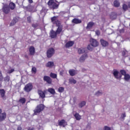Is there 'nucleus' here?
<instances>
[{
	"instance_id": "nucleus-52",
	"label": "nucleus",
	"mask_w": 130,
	"mask_h": 130,
	"mask_svg": "<svg viewBox=\"0 0 130 130\" xmlns=\"http://www.w3.org/2000/svg\"><path fill=\"white\" fill-rule=\"evenodd\" d=\"M32 26L34 27V28H36L37 26L35 24H32Z\"/></svg>"
},
{
	"instance_id": "nucleus-18",
	"label": "nucleus",
	"mask_w": 130,
	"mask_h": 130,
	"mask_svg": "<svg viewBox=\"0 0 130 130\" xmlns=\"http://www.w3.org/2000/svg\"><path fill=\"white\" fill-rule=\"evenodd\" d=\"M68 123L64 120H61L59 122V125H62V126H66Z\"/></svg>"
},
{
	"instance_id": "nucleus-57",
	"label": "nucleus",
	"mask_w": 130,
	"mask_h": 130,
	"mask_svg": "<svg viewBox=\"0 0 130 130\" xmlns=\"http://www.w3.org/2000/svg\"><path fill=\"white\" fill-rule=\"evenodd\" d=\"M34 128H28V130H33Z\"/></svg>"
},
{
	"instance_id": "nucleus-20",
	"label": "nucleus",
	"mask_w": 130,
	"mask_h": 130,
	"mask_svg": "<svg viewBox=\"0 0 130 130\" xmlns=\"http://www.w3.org/2000/svg\"><path fill=\"white\" fill-rule=\"evenodd\" d=\"M29 53L31 55H33L35 53V48L34 47H30L29 48Z\"/></svg>"
},
{
	"instance_id": "nucleus-9",
	"label": "nucleus",
	"mask_w": 130,
	"mask_h": 130,
	"mask_svg": "<svg viewBox=\"0 0 130 130\" xmlns=\"http://www.w3.org/2000/svg\"><path fill=\"white\" fill-rule=\"evenodd\" d=\"M32 84L31 83L27 84L24 87V90L25 92H30L32 90Z\"/></svg>"
},
{
	"instance_id": "nucleus-31",
	"label": "nucleus",
	"mask_w": 130,
	"mask_h": 130,
	"mask_svg": "<svg viewBox=\"0 0 130 130\" xmlns=\"http://www.w3.org/2000/svg\"><path fill=\"white\" fill-rule=\"evenodd\" d=\"M103 94V92H102V90H99L95 93V95L96 96H101Z\"/></svg>"
},
{
	"instance_id": "nucleus-60",
	"label": "nucleus",
	"mask_w": 130,
	"mask_h": 130,
	"mask_svg": "<svg viewBox=\"0 0 130 130\" xmlns=\"http://www.w3.org/2000/svg\"><path fill=\"white\" fill-rule=\"evenodd\" d=\"M48 84H51V82H48Z\"/></svg>"
},
{
	"instance_id": "nucleus-48",
	"label": "nucleus",
	"mask_w": 130,
	"mask_h": 130,
	"mask_svg": "<svg viewBox=\"0 0 130 130\" xmlns=\"http://www.w3.org/2000/svg\"><path fill=\"white\" fill-rule=\"evenodd\" d=\"M16 22H15L14 21L12 20V22L10 23V26H14L15 24H16Z\"/></svg>"
},
{
	"instance_id": "nucleus-45",
	"label": "nucleus",
	"mask_w": 130,
	"mask_h": 130,
	"mask_svg": "<svg viewBox=\"0 0 130 130\" xmlns=\"http://www.w3.org/2000/svg\"><path fill=\"white\" fill-rule=\"evenodd\" d=\"M15 23H17V22H18V21H19V19H18V18L17 17H15L13 18V20Z\"/></svg>"
},
{
	"instance_id": "nucleus-61",
	"label": "nucleus",
	"mask_w": 130,
	"mask_h": 130,
	"mask_svg": "<svg viewBox=\"0 0 130 130\" xmlns=\"http://www.w3.org/2000/svg\"><path fill=\"white\" fill-rule=\"evenodd\" d=\"M76 82H74V84H75Z\"/></svg>"
},
{
	"instance_id": "nucleus-36",
	"label": "nucleus",
	"mask_w": 130,
	"mask_h": 130,
	"mask_svg": "<svg viewBox=\"0 0 130 130\" xmlns=\"http://www.w3.org/2000/svg\"><path fill=\"white\" fill-rule=\"evenodd\" d=\"M128 7H127V5H126V4H123V6H122V9L123 10V11H126V10H127Z\"/></svg>"
},
{
	"instance_id": "nucleus-50",
	"label": "nucleus",
	"mask_w": 130,
	"mask_h": 130,
	"mask_svg": "<svg viewBox=\"0 0 130 130\" xmlns=\"http://www.w3.org/2000/svg\"><path fill=\"white\" fill-rule=\"evenodd\" d=\"M95 34H96V35H100V31H99V30H96V31H95Z\"/></svg>"
},
{
	"instance_id": "nucleus-28",
	"label": "nucleus",
	"mask_w": 130,
	"mask_h": 130,
	"mask_svg": "<svg viewBox=\"0 0 130 130\" xmlns=\"http://www.w3.org/2000/svg\"><path fill=\"white\" fill-rule=\"evenodd\" d=\"M85 105H86V102L83 101L79 104V107H80V108H82V107H83V106H85Z\"/></svg>"
},
{
	"instance_id": "nucleus-16",
	"label": "nucleus",
	"mask_w": 130,
	"mask_h": 130,
	"mask_svg": "<svg viewBox=\"0 0 130 130\" xmlns=\"http://www.w3.org/2000/svg\"><path fill=\"white\" fill-rule=\"evenodd\" d=\"M101 43L102 46H104V47H106V46H108V42L104 41V40H101Z\"/></svg>"
},
{
	"instance_id": "nucleus-22",
	"label": "nucleus",
	"mask_w": 130,
	"mask_h": 130,
	"mask_svg": "<svg viewBox=\"0 0 130 130\" xmlns=\"http://www.w3.org/2000/svg\"><path fill=\"white\" fill-rule=\"evenodd\" d=\"M73 23L75 24H80L82 23V21L80 19H78L77 18H75L72 20Z\"/></svg>"
},
{
	"instance_id": "nucleus-46",
	"label": "nucleus",
	"mask_w": 130,
	"mask_h": 130,
	"mask_svg": "<svg viewBox=\"0 0 130 130\" xmlns=\"http://www.w3.org/2000/svg\"><path fill=\"white\" fill-rule=\"evenodd\" d=\"M27 20L28 23H31V17L30 16L28 17L27 18Z\"/></svg>"
},
{
	"instance_id": "nucleus-7",
	"label": "nucleus",
	"mask_w": 130,
	"mask_h": 130,
	"mask_svg": "<svg viewBox=\"0 0 130 130\" xmlns=\"http://www.w3.org/2000/svg\"><path fill=\"white\" fill-rule=\"evenodd\" d=\"M46 93H47V90H46L44 91L41 90H38V94L41 98H45V94H46Z\"/></svg>"
},
{
	"instance_id": "nucleus-53",
	"label": "nucleus",
	"mask_w": 130,
	"mask_h": 130,
	"mask_svg": "<svg viewBox=\"0 0 130 130\" xmlns=\"http://www.w3.org/2000/svg\"><path fill=\"white\" fill-rule=\"evenodd\" d=\"M17 130H22V127L21 126H18L17 128Z\"/></svg>"
},
{
	"instance_id": "nucleus-37",
	"label": "nucleus",
	"mask_w": 130,
	"mask_h": 130,
	"mask_svg": "<svg viewBox=\"0 0 130 130\" xmlns=\"http://www.w3.org/2000/svg\"><path fill=\"white\" fill-rule=\"evenodd\" d=\"M122 55H123V56H127V51L126 50H124L122 52Z\"/></svg>"
},
{
	"instance_id": "nucleus-12",
	"label": "nucleus",
	"mask_w": 130,
	"mask_h": 130,
	"mask_svg": "<svg viewBox=\"0 0 130 130\" xmlns=\"http://www.w3.org/2000/svg\"><path fill=\"white\" fill-rule=\"evenodd\" d=\"M86 58H88V54L87 53H85L80 57V61L83 62V61H84L85 59Z\"/></svg>"
},
{
	"instance_id": "nucleus-47",
	"label": "nucleus",
	"mask_w": 130,
	"mask_h": 130,
	"mask_svg": "<svg viewBox=\"0 0 130 130\" xmlns=\"http://www.w3.org/2000/svg\"><path fill=\"white\" fill-rule=\"evenodd\" d=\"M16 22H15L14 21L12 20V22L10 23V26H14L15 24H16Z\"/></svg>"
},
{
	"instance_id": "nucleus-32",
	"label": "nucleus",
	"mask_w": 130,
	"mask_h": 130,
	"mask_svg": "<svg viewBox=\"0 0 130 130\" xmlns=\"http://www.w3.org/2000/svg\"><path fill=\"white\" fill-rule=\"evenodd\" d=\"M50 76L51 78H53V79L56 78V77H57V75L56 74L54 73H50Z\"/></svg>"
},
{
	"instance_id": "nucleus-44",
	"label": "nucleus",
	"mask_w": 130,
	"mask_h": 130,
	"mask_svg": "<svg viewBox=\"0 0 130 130\" xmlns=\"http://www.w3.org/2000/svg\"><path fill=\"white\" fill-rule=\"evenodd\" d=\"M3 79H4V77H3L2 72L0 71V81H3Z\"/></svg>"
},
{
	"instance_id": "nucleus-26",
	"label": "nucleus",
	"mask_w": 130,
	"mask_h": 130,
	"mask_svg": "<svg viewBox=\"0 0 130 130\" xmlns=\"http://www.w3.org/2000/svg\"><path fill=\"white\" fill-rule=\"evenodd\" d=\"M16 7V5H15L13 3L11 2L9 4V8L11 10H14L15 8Z\"/></svg>"
},
{
	"instance_id": "nucleus-40",
	"label": "nucleus",
	"mask_w": 130,
	"mask_h": 130,
	"mask_svg": "<svg viewBox=\"0 0 130 130\" xmlns=\"http://www.w3.org/2000/svg\"><path fill=\"white\" fill-rule=\"evenodd\" d=\"M13 72H15V69H12L10 70H9L7 72L8 74H12Z\"/></svg>"
},
{
	"instance_id": "nucleus-56",
	"label": "nucleus",
	"mask_w": 130,
	"mask_h": 130,
	"mask_svg": "<svg viewBox=\"0 0 130 130\" xmlns=\"http://www.w3.org/2000/svg\"><path fill=\"white\" fill-rule=\"evenodd\" d=\"M128 8H129V9H130V2H128Z\"/></svg>"
},
{
	"instance_id": "nucleus-17",
	"label": "nucleus",
	"mask_w": 130,
	"mask_h": 130,
	"mask_svg": "<svg viewBox=\"0 0 130 130\" xmlns=\"http://www.w3.org/2000/svg\"><path fill=\"white\" fill-rule=\"evenodd\" d=\"M117 17V16L116 15V14L114 12H112V13H111L110 15V17L111 19V20H115Z\"/></svg>"
},
{
	"instance_id": "nucleus-39",
	"label": "nucleus",
	"mask_w": 130,
	"mask_h": 130,
	"mask_svg": "<svg viewBox=\"0 0 130 130\" xmlns=\"http://www.w3.org/2000/svg\"><path fill=\"white\" fill-rule=\"evenodd\" d=\"M103 130H111V128L109 127L108 126H105Z\"/></svg>"
},
{
	"instance_id": "nucleus-3",
	"label": "nucleus",
	"mask_w": 130,
	"mask_h": 130,
	"mask_svg": "<svg viewBox=\"0 0 130 130\" xmlns=\"http://www.w3.org/2000/svg\"><path fill=\"white\" fill-rule=\"evenodd\" d=\"M48 5L50 8H51V9H53V10H54V9H57V8H58V5L56 3H54V1L53 0L49 1L48 2Z\"/></svg>"
},
{
	"instance_id": "nucleus-21",
	"label": "nucleus",
	"mask_w": 130,
	"mask_h": 130,
	"mask_svg": "<svg viewBox=\"0 0 130 130\" xmlns=\"http://www.w3.org/2000/svg\"><path fill=\"white\" fill-rule=\"evenodd\" d=\"M74 117H75L76 120H81V119L82 118V116L78 113H76L74 115Z\"/></svg>"
},
{
	"instance_id": "nucleus-55",
	"label": "nucleus",
	"mask_w": 130,
	"mask_h": 130,
	"mask_svg": "<svg viewBox=\"0 0 130 130\" xmlns=\"http://www.w3.org/2000/svg\"><path fill=\"white\" fill-rule=\"evenodd\" d=\"M122 32H123V29L120 30V33H122Z\"/></svg>"
},
{
	"instance_id": "nucleus-51",
	"label": "nucleus",
	"mask_w": 130,
	"mask_h": 130,
	"mask_svg": "<svg viewBox=\"0 0 130 130\" xmlns=\"http://www.w3.org/2000/svg\"><path fill=\"white\" fill-rule=\"evenodd\" d=\"M69 81H70V82H76V81H75V79H74V78H71V79L69 80Z\"/></svg>"
},
{
	"instance_id": "nucleus-34",
	"label": "nucleus",
	"mask_w": 130,
	"mask_h": 130,
	"mask_svg": "<svg viewBox=\"0 0 130 130\" xmlns=\"http://www.w3.org/2000/svg\"><path fill=\"white\" fill-rule=\"evenodd\" d=\"M120 73L122 76H125V75L126 74V72H125V70H120Z\"/></svg>"
},
{
	"instance_id": "nucleus-33",
	"label": "nucleus",
	"mask_w": 130,
	"mask_h": 130,
	"mask_svg": "<svg viewBox=\"0 0 130 130\" xmlns=\"http://www.w3.org/2000/svg\"><path fill=\"white\" fill-rule=\"evenodd\" d=\"M19 102L22 104H24V103L26 102V99L24 98H22L19 100Z\"/></svg>"
},
{
	"instance_id": "nucleus-35",
	"label": "nucleus",
	"mask_w": 130,
	"mask_h": 130,
	"mask_svg": "<svg viewBox=\"0 0 130 130\" xmlns=\"http://www.w3.org/2000/svg\"><path fill=\"white\" fill-rule=\"evenodd\" d=\"M63 91H64V88H63V87H60L58 89V91L59 93H62V92H63Z\"/></svg>"
},
{
	"instance_id": "nucleus-42",
	"label": "nucleus",
	"mask_w": 130,
	"mask_h": 130,
	"mask_svg": "<svg viewBox=\"0 0 130 130\" xmlns=\"http://www.w3.org/2000/svg\"><path fill=\"white\" fill-rule=\"evenodd\" d=\"M87 129H91V124L88 123L86 126Z\"/></svg>"
},
{
	"instance_id": "nucleus-49",
	"label": "nucleus",
	"mask_w": 130,
	"mask_h": 130,
	"mask_svg": "<svg viewBox=\"0 0 130 130\" xmlns=\"http://www.w3.org/2000/svg\"><path fill=\"white\" fill-rule=\"evenodd\" d=\"M125 116H126L125 113H123L121 114V117L124 119L125 117Z\"/></svg>"
},
{
	"instance_id": "nucleus-41",
	"label": "nucleus",
	"mask_w": 130,
	"mask_h": 130,
	"mask_svg": "<svg viewBox=\"0 0 130 130\" xmlns=\"http://www.w3.org/2000/svg\"><path fill=\"white\" fill-rule=\"evenodd\" d=\"M4 81L6 82H9L10 81V76H7L4 78Z\"/></svg>"
},
{
	"instance_id": "nucleus-13",
	"label": "nucleus",
	"mask_w": 130,
	"mask_h": 130,
	"mask_svg": "<svg viewBox=\"0 0 130 130\" xmlns=\"http://www.w3.org/2000/svg\"><path fill=\"white\" fill-rule=\"evenodd\" d=\"M3 12L5 13V14H8L9 12H10V8L8 6V5H5L3 7Z\"/></svg>"
},
{
	"instance_id": "nucleus-10",
	"label": "nucleus",
	"mask_w": 130,
	"mask_h": 130,
	"mask_svg": "<svg viewBox=\"0 0 130 130\" xmlns=\"http://www.w3.org/2000/svg\"><path fill=\"white\" fill-rule=\"evenodd\" d=\"M2 109H0V122L1 121H3V120H5L6 117H7V115L6 113H2Z\"/></svg>"
},
{
	"instance_id": "nucleus-27",
	"label": "nucleus",
	"mask_w": 130,
	"mask_h": 130,
	"mask_svg": "<svg viewBox=\"0 0 130 130\" xmlns=\"http://www.w3.org/2000/svg\"><path fill=\"white\" fill-rule=\"evenodd\" d=\"M48 91L51 94H55V90L53 88H48Z\"/></svg>"
},
{
	"instance_id": "nucleus-29",
	"label": "nucleus",
	"mask_w": 130,
	"mask_h": 130,
	"mask_svg": "<svg viewBox=\"0 0 130 130\" xmlns=\"http://www.w3.org/2000/svg\"><path fill=\"white\" fill-rule=\"evenodd\" d=\"M124 76V80L125 81H129V78H130V76H129V75L128 74H126Z\"/></svg>"
},
{
	"instance_id": "nucleus-1",
	"label": "nucleus",
	"mask_w": 130,
	"mask_h": 130,
	"mask_svg": "<svg viewBox=\"0 0 130 130\" xmlns=\"http://www.w3.org/2000/svg\"><path fill=\"white\" fill-rule=\"evenodd\" d=\"M62 31V26H59L57 28L56 32H55L53 30H51L50 33V36L51 38H56V35H57V34H59Z\"/></svg>"
},
{
	"instance_id": "nucleus-6",
	"label": "nucleus",
	"mask_w": 130,
	"mask_h": 130,
	"mask_svg": "<svg viewBox=\"0 0 130 130\" xmlns=\"http://www.w3.org/2000/svg\"><path fill=\"white\" fill-rule=\"evenodd\" d=\"M113 75L114 77L117 80H120L121 79V74L119 73L117 70H114L113 72Z\"/></svg>"
},
{
	"instance_id": "nucleus-11",
	"label": "nucleus",
	"mask_w": 130,
	"mask_h": 130,
	"mask_svg": "<svg viewBox=\"0 0 130 130\" xmlns=\"http://www.w3.org/2000/svg\"><path fill=\"white\" fill-rule=\"evenodd\" d=\"M5 94H6V91H5V89H0L1 97V98H2V99H4V100H6Z\"/></svg>"
},
{
	"instance_id": "nucleus-15",
	"label": "nucleus",
	"mask_w": 130,
	"mask_h": 130,
	"mask_svg": "<svg viewBox=\"0 0 130 130\" xmlns=\"http://www.w3.org/2000/svg\"><path fill=\"white\" fill-rule=\"evenodd\" d=\"M86 48H80L78 49V52L79 54H82L83 53H84V52H86Z\"/></svg>"
},
{
	"instance_id": "nucleus-30",
	"label": "nucleus",
	"mask_w": 130,
	"mask_h": 130,
	"mask_svg": "<svg viewBox=\"0 0 130 130\" xmlns=\"http://www.w3.org/2000/svg\"><path fill=\"white\" fill-rule=\"evenodd\" d=\"M44 80L46 82H50V77L49 76H44Z\"/></svg>"
},
{
	"instance_id": "nucleus-23",
	"label": "nucleus",
	"mask_w": 130,
	"mask_h": 130,
	"mask_svg": "<svg viewBox=\"0 0 130 130\" xmlns=\"http://www.w3.org/2000/svg\"><path fill=\"white\" fill-rule=\"evenodd\" d=\"M94 22H90L88 23L87 26L86 27L87 29H91L93 26H94Z\"/></svg>"
},
{
	"instance_id": "nucleus-25",
	"label": "nucleus",
	"mask_w": 130,
	"mask_h": 130,
	"mask_svg": "<svg viewBox=\"0 0 130 130\" xmlns=\"http://www.w3.org/2000/svg\"><path fill=\"white\" fill-rule=\"evenodd\" d=\"M114 6L116 8H118V7H119V6H120V4L119 3V2L116 0L114 2Z\"/></svg>"
},
{
	"instance_id": "nucleus-59",
	"label": "nucleus",
	"mask_w": 130,
	"mask_h": 130,
	"mask_svg": "<svg viewBox=\"0 0 130 130\" xmlns=\"http://www.w3.org/2000/svg\"><path fill=\"white\" fill-rule=\"evenodd\" d=\"M0 88H2V82H0Z\"/></svg>"
},
{
	"instance_id": "nucleus-2",
	"label": "nucleus",
	"mask_w": 130,
	"mask_h": 130,
	"mask_svg": "<svg viewBox=\"0 0 130 130\" xmlns=\"http://www.w3.org/2000/svg\"><path fill=\"white\" fill-rule=\"evenodd\" d=\"M44 109V105L43 104L38 105L34 111V115H37V114H39V113H40V112H41Z\"/></svg>"
},
{
	"instance_id": "nucleus-43",
	"label": "nucleus",
	"mask_w": 130,
	"mask_h": 130,
	"mask_svg": "<svg viewBox=\"0 0 130 130\" xmlns=\"http://www.w3.org/2000/svg\"><path fill=\"white\" fill-rule=\"evenodd\" d=\"M92 45H88L87 46V49H88V50H92V48L91 47Z\"/></svg>"
},
{
	"instance_id": "nucleus-24",
	"label": "nucleus",
	"mask_w": 130,
	"mask_h": 130,
	"mask_svg": "<svg viewBox=\"0 0 130 130\" xmlns=\"http://www.w3.org/2000/svg\"><path fill=\"white\" fill-rule=\"evenodd\" d=\"M53 66H54V63L52 61H49L46 64V67L48 68H52Z\"/></svg>"
},
{
	"instance_id": "nucleus-4",
	"label": "nucleus",
	"mask_w": 130,
	"mask_h": 130,
	"mask_svg": "<svg viewBox=\"0 0 130 130\" xmlns=\"http://www.w3.org/2000/svg\"><path fill=\"white\" fill-rule=\"evenodd\" d=\"M51 20L53 24H55V25H56L58 28L59 26H62L60 25V22L58 21L57 17L54 16L53 17L51 18Z\"/></svg>"
},
{
	"instance_id": "nucleus-14",
	"label": "nucleus",
	"mask_w": 130,
	"mask_h": 130,
	"mask_svg": "<svg viewBox=\"0 0 130 130\" xmlns=\"http://www.w3.org/2000/svg\"><path fill=\"white\" fill-rule=\"evenodd\" d=\"M69 73L70 75V76H76L77 75V71L74 70V69H71L69 71Z\"/></svg>"
},
{
	"instance_id": "nucleus-54",
	"label": "nucleus",
	"mask_w": 130,
	"mask_h": 130,
	"mask_svg": "<svg viewBox=\"0 0 130 130\" xmlns=\"http://www.w3.org/2000/svg\"><path fill=\"white\" fill-rule=\"evenodd\" d=\"M29 4H32L33 3V0H28Z\"/></svg>"
},
{
	"instance_id": "nucleus-8",
	"label": "nucleus",
	"mask_w": 130,
	"mask_h": 130,
	"mask_svg": "<svg viewBox=\"0 0 130 130\" xmlns=\"http://www.w3.org/2000/svg\"><path fill=\"white\" fill-rule=\"evenodd\" d=\"M90 42L91 43V46H93V47H96V46H98L99 43L96 40L91 39L90 40Z\"/></svg>"
},
{
	"instance_id": "nucleus-58",
	"label": "nucleus",
	"mask_w": 130,
	"mask_h": 130,
	"mask_svg": "<svg viewBox=\"0 0 130 130\" xmlns=\"http://www.w3.org/2000/svg\"><path fill=\"white\" fill-rule=\"evenodd\" d=\"M63 73H62V72H60V75H63Z\"/></svg>"
},
{
	"instance_id": "nucleus-38",
	"label": "nucleus",
	"mask_w": 130,
	"mask_h": 130,
	"mask_svg": "<svg viewBox=\"0 0 130 130\" xmlns=\"http://www.w3.org/2000/svg\"><path fill=\"white\" fill-rule=\"evenodd\" d=\"M37 71V70H36V68H35V67H33L31 69V72H32V74H36Z\"/></svg>"
},
{
	"instance_id": "nucleus-19",
	"label": "nucleus",
	"mask_w": 130,
	"mask_h": 130,
	"mask_svg": "<svg viewBox=\"0 0 130 130\" xmlns=\"http://www.w3.org/2000/svg\"><path fill=\"white\" fill-rule=\"evenodd\" d=\"M73 45H74V42L69 41L67 42V44H66V47L67 48L71 47Z\"/></svg>"
},
{
	"instance_id": "nucleus-5",
	"label": "nucleus",
	"mask_w": 130,
	"mask_h": 130,
	"mask_svg": "<svg viewBox=\"0 0 130 130\" xmlns=\"http://www.w3.org/2000/svg\"><path fill=\"white\" fill-rule=\"evenodd\" d=\"M55 51L53 49V48H51L48 49L47 51V57H51L54 54Z\"/></svg>"
}]
</instances>
